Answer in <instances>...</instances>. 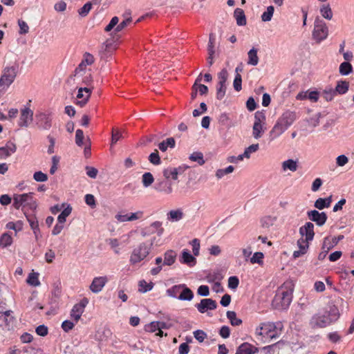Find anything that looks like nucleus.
<instances>
[{"label":"nucleus","instance_id":"f257e3e1","mask_svg":"<svg viewBox=\"0 0 354 354\" xmlns=\"http://www.w3.org/2000/svg\"><path fill=\"white\" fill-rule=\"evenodd\" d=\"M341 313L334 301H329L326 307L312 316L309 324L313 328H323L335 323Z\"/></svg>","mask_w":354,"mask_h":354},{"label":"nucleus","instance_id":"f03ea898","mask_svg":"<svg viewBox=\"0 0 354 354\" xmlns=\"http://www.w3.org/2000/svg\"><path fill=\"white\" fill-rule=\"evenodd\" d=\"M283 328V324L280 322H263L256 328L254 333L258 339L266 343L278 338L281 334Z\"/></svg>","mask_w":354,"mask_h":354},{"label":"nucleus","instance_id":"7ed1b4c3","mask_svg":"<svg viewBox=\"0 0 354 354\" xmlns=\"http://www.w3.org/2000/svg\"><path fill=\"white\" fill-rule=\"evenodd\" d=\"M297 118L295 111H285L270 130L269 133L270 140L272 141L283 134L294 123Z\"/></svg>","mask_w":354,"mask_h":354},{"label":"nucleus","instance_id":"20e7f679","mask_svg":"<svg viewBox=\"0 0 354 354\" xmlns=\"http://www.w3.org/2000/svg\"><path fill=\"white\" fill-rule=\"evenodd\" d=\"M294 285L292 281L284 282L277 290L274 298V302L279 308H287L292 299Z\"/></svg>","mask_w":354,"mask_h":354},{"label":"nucleus","instance_id":"39448f33","mask_svg":"<svg viewBox=\"0 0 354 354\" xmlns=\"http://www.w3.org/2000/svg\"><path fill=\"white\" fill-rule=\"evenodd\" d=\"M153 244V241L140 243L133 250L129 258V263L131 265H136L143 261L151 252Z\"/></svg>","mask_w":354,"mask_h":354},{"label":"nucleus","instance_id":"423d86ee","mask_svg":"<svg viewBox=\"0 0 354 354\" xmlns=\"http://www.w3.org/2000/svg\"><path fill=\"white\" fill-rule=\"evenodd\" d=\"M33 195L34 194L32 192L14 194L13 207L17 209L27 207L31 210H35L37 208V203Z\"/></svg>","mask_w":354,"mask_h":354},{"label":"nucleus","instance_id":"0eeeda50","mask_svg":"<svg viewBox=\"0 0 354 354\" xmlns=\"http://www.w3.org/2000/svg\"><path fill=\"white\" fill-rule=\"evenodd\" d=\"M35 125L41 130H49L53 125V113L50 110L37 111L35 114Z\"/></svg>","mask_w":354,"mask_h":354},{"label":"nucleus","instance_id":"6e6552de","mask_svg":"<svg viewBox=\"0 0 354 354\" xmlns=\"http://www.w3.org/2000/svg\"><path fill=\"white\" fill-rule=\"evenodd\" d=\"M92 81L91 73L82 72L76 69L68 80V83L73 82V84L76 85V87L88 86Z\"/></svg>","mask_w":354,"mask_h":354},{"label":"nucleus","instance_id":"1a4fd4ad","mask_svg":"<svg viewBox=\"0 0 354 354\" xmlns=\"http://www.w3.org/2000/svg\"><path fill=\"white\" fill-rule=\"evenodd\" d=\"M312 35L313 39L317 43H320L327 38L328 28L323 20L319 18L315 19Z\"/></svg>","mask_w":354,"mask_h":354},{"label":"nucleus","instance_id":"9d476101","mask_svg":"<svg viewBox=\"0 0 354 354\" xmlns=\"http://www.w3.org/2000/svg\"><path fill=\"white\" fill-rule=\"evenodd\" d=\"M17 66H7L3 69L0 78V88L1 89L5 90L8 88L14 82L17 76Z\"/></svg>","mask_w":354,"mask_h":354},{"label":"nucleus","instance_id":"9b49d317","mask_svg":"<svg viewBox=\"0 0 354 354\" xmlns=\"http://www.w3.org/2000/svg\"><path fill=\"white\" fill-rule=\"evenodd\" d=\"M266 115L264 113L257 111L254 114V122L252 127V136L255 139L262 137L266 131Z\"/></svg>","mask_w":354,"mask_h":354},{"label":"nucleus","instance_id":"f8f14e48","mask_svg":"<svg viewBox=\"0 0 354 354\" xmlns=\"http://www.w3.org/2000/svg\"><path fill=\"white\" fill-rule=\"evenodd\" d=\"M78 91L76 95V104L80 106H84L88 101L91 97L92 90L88 86L76 87Z\"/></svg>","mask_w":354,"mask_h":354},{"label":"nucleus","instance_id":"ddd939ff","mask_svg":"<svg viewBox=\"0 0 354 354\" xmlns=\"http://www.w3.org/2000/svg\"><path fill=\"white\" fill-rule=\"evenodd\" d=\"M88 304V299L87 298H84L79 303L73 306L70 315L71 319H73L75 323H77L80 320Z\"/></svg>","mask_w":354,"mask_h":354},{"label":"nucleus","instance_id":"4468645a","mask_svg":"<svg viewBox=\"0 0 354 354\" xmlns=\"http://www.w3.org/2000/svg\"><path fill=\"white\" fill-rule=\"evenodd\" d=\"M33 119V111L29 106L21 109L18 125L20 127H28Z\"/></svg>","mask_w":354,"mask_h":354},{"label":"nucleus","instance_id":"2eb2a0df","mask_svg":"<svg viewBox=\"0 0 354 354\" xmlns=\"http://www.w3.org/2000/svg\"><path fill=\"white\" fill-rule=\"evenodd\" d=\"M109 279L106 276L95 277L93 278L90 286V290L93 293H99L108 282Z\"/></svg>","mask_w":354,"mask_h":354},{"label":"nucleus","instance_id":"dca6fc26","mask_svg":"<svg viewBox=\"0 0 354 354\" xmlns=\"http://www.w3.org/2000/svg\"><path fill=\"white\" fill-rule=\"evenodd\" d=\"M299 233L301 235V239H304V241H306L309 243L310 241H313L315 232H314V225L310 222H307L304 225L299 228Z\"/></svg>","mask_w":354,"mask_h":354},{"label":"nucleus","instance_id":"f3484780","mask_svg":"<svg viewBox=\"0 0 354 354\" xmlns=\"http://www.w3.org/2000/svg\"><path fill=\"white\" fill-rule=\"evenodd\" d=\"M94 62L95 58L93 55L89 53H85L81 62L75 69L82 72L91 73V69L88 66H91Z\"/></svg>","mask_w":354,"mask_h":354},{"label":"nucleus","instance_id":"a211bd4d","mask_svg":"<svg viewBox=\"0 0 354 354\" xmlns=\"http://www.w3.org/2000/svg\"><path fill=\"white\" fill-rule=\"evenodd\" d=\"M196 307L201 313H205L208 310H212L216 309L217 304L212 299H203L200 303L196 305Z\"/></svg>","mask_w":354,"mask_h":354},{"label":"nucleus","instance_id":"6ab92c4d","mask_svg":"<svg viewBox=\"0 0 354 354\" xmlns=\"http://www.w3.org/2000/svg\"><path fill=\"white\" fill-rule=\"evenodd\" d=\"M307 214L309 219L315 222L319 226L324 225L327 220V215L325 212H319L317 210H311L308 211Z\"/></svg>","mask_w":354,"mask_h":354},{"label":"nucleus","instance_id":"aec40b11","mask_svg":"<svg viewBox=\"0 0 354 354\" xmlns=\"http://www.w3.org/2000/svg\"><path fill=\"white\" fill-rule=\"evenodd\" d=\"M154 188L156 191L165 194H170L173 192L172 183L169 180H158Z\"/></svg>","mask_w":354,"mask_h":354},{"label":"nucleus","instance_id":"412c9836","mask_svg":"<svg viewBox=\"0 0 354 354\" xmlns=\"http://www.w3.org/2000/svg\"><path fill=\"white\" fill-rule=\"evenodd\" d=\"M179 261L181 263L186 264L189 267H192L196 263V259L194 255L191 254L187 249H184L182 251Z\"/></svg>","mask_w":354,"mask_h":354},{"label":"nucleus","instance_id":"4be33fe9","mask_svg":"<svg viewBox=\"0 0 354 354\" xmlns=\"http://www.w3.org/2000/svg\"><path fill=\"white\" fill-rule=\"evenodd\" d=\"M17 147L13 142H8L5 147H0V159H4L14 153Z\"/></svg>","mask_w":354,"mask_h":354},{"label":"nucleus","instance_id":"5701e85b","mask_svg":"<svg viewBox=\"0 0 354 354\" xmlns=\"http://www.w3.org/2000/svg\"><path fill=\"white\" fill-rule=\"evenodd\" d=\"M297 245L299 247V250L295 251L292 254V257L295 259L299 258L307 252L309 243H307L306 241H304V239H299L297 241Z\"/></svg>","mask_w":354,"mask_h":354},{"label":"nucleus","instance_id":"b1692460","mask_svg":"<svg viewBox=\"0 0 354 354\" xmlns=\"http://www.w3.org/2000/svg\"><path fill=\"white\" fill-rule=\"evenodd\" d=\"M184 217V213L182 209L178 208L172 209L167 213V219L170 222H178Z\"/></svg>","mask_w":354,"mask_h":354},{"label":"nucleus","instance_id":"393cba45","mask_svg":"<svg viewBox=\"0 0 354 354\" xmlns=\"http://www.w3.org/2000/svg\"><path fill=\"white\" fill-rule=\"evenodd\" d=\"M258 351V348L248 343L245 342L240 345L235 354H254Z\"/></svg>","mask_w":354,"mask_h":354},{"label":"nucleus","instance_id":"a878e982","mask_svg":"<svg viewBox=\"0 0 354 354\" xmlns=\"http://www.w3.org/2000/svg\"><path fill=\"white\" fill-rule=\"evenodd\" d=\"M349 86V82L348 81L340 80L337 82L335 88L334 89L337 95H342L348 91Z\"/></svg>","mask_w":354,"mask_h":354},{"label":"nucleus","instance_id":"bb28decb","mask_svg":"<svg viewBox=\"0 0 354 354\" xmlns=\"http://www.w3.org/2000/svg\"><path fill=\"white\" fill-rule=\"evenodd\" d=\"M177 253L173 250H168L164 253L163 265L172 266L176 260Z\"/></svg>","mask_w":354,"mask_h":354},{"label":"nucleus","instance_id":"cd10ccee","mask_svg":"<svg viewBox=\"0 0 354 354\" xmlns=\"http://www.w3.org/2000/svg\"><path fill=\"white\" fill-rule=\"evenodd\" d=\"M258 49L256 48H251L248 53L247 64L251 66H257L259 63Z\"/></svg>","mask_w":354,"mask_h":354},{"label":"nucleus","instance_id":"c85d7f7f","mask_svg":"<svg viewBox=\"0 0 354 354\" xmlns=\"http://www.w3.org/2000/svg\"><path fill=\"white\" fill-rule=\"evenodd\" d=\"M234 17L236 19V24L242 26H245L247 23L245 15L241 8H236L234 12Z\"/></svg>","mask_w":354,"mask_h":354},{"label":"nucleus","instance_id":"c756f323","mask_svg":"<svg viewBox=\"0 0 354 354\" xmlns=\"http://www.w3.org/2000/svg\"><path fill=\"white\" fill-rule=\"evenodd\" d=\"M281 167L284 171L290 170L294 172L297 170L298 162L292 159H288L282 162Z\"/></svg>","mask_w":354,"mask_h":354},{"label":"nucleus","instance_id":"7c9ffc66","mask_svg":"<svg viewBox=\"0 0 354 354\" xmlns=\"http://www.w3.org/2000/svg\"><path fill=\"white\" fill-rule=\"evenodd\" d=\"M12 310L0 312V325L8 326L14 319Z\"/></svg>","mask_w":354,"mask_h":354},{"label":"nucleus","instance_id":"2f4dec72","mask_svg":"<svg viewBox=\"0 0 354 354\" xmlns=\"http://www.w3.org/2000/svg\"><path fill=\"white\" fill-rule=\"evenodd\" d=\"M181 170L180 167L179 168H173L169 167L163 170V176L166 179L171 178L173 180H176L178 178V175Z\"/></svg>","mask_w":354,"mask_h":354},{"label":"nucleus","instance_id":"473e14b6","mask_svg":"<svg viewBox=\"0 0 354 354\" xmlns=\"http://www.w3.org/2000/svg\"><path fill=\"white\" fill-rule=\"evenodd\" d=\"M322 95L326 101L330 102L337 95L331 86H328L323 90Z\"/></svg>","mask_w":354,"mask_h":354},{"label":"nucleus","instance_id":"72a5a7b5","mask_svg":"<svg viewBox=\"0 0 354 354\" xmlns=\"http://www.w3.org/2000/svg\"><path fill=\"white\" fill-rule=\"evenodd\" d=\"M194 297V293L192 290L184 284L181 292L179 295L178 299L182 301H191Z\"/></svg>","mask_w":354,"mask_h":354},{"label":"nucleus","instance_id":"f704fd0d","mask_svg":"<svg viewBox=\"0 0 354 354\" xmlns=\"http://www.w3.org/2000/svg\"><path fill=\"white\" fill-rule=\"evenodd\" d=\"M184 287V284L175 285L168 288L166 291L167 295L171 297L178 299L179 295L181 292L182 288Z\"/></svg>","mask_w":354,"mask_h":354},{"label":"nucleus","instance_id":"c9c22d12","mask_svg":"<svg viewBox=\"0 0 354 354\" xmlns=\"http://www.w3.org/2000/svg\"><path fill=\"white\" fill-rule=\"evenodd\" d=\"M12 242V236L8 232H5L0 236V247L2 248H5L11 245Z\"/></svg>","mask_w":354,"mask_h":354},{"label":"nucleus","instance_id":"e433bc0d","mask_svg":"<svg viewBox=\"0 0 354 354\" xmlns=\"http://www.w3.org/2000/svg\"><path fill=\"white\" fill-rule=\"evenodd\" d=\"M175 140L173 138H167L166 140H163L158 145V148L161 151H166L167 149L169 148H174L175 147Z\"/></svg>","mask_w":354,"mask_h":354},{"label":"nucleus","instance_id":"4c0bfd02","mask_svg":"<svg viewBox=\"0 0 354 354\" xmlns=\"http://www.w3.org/2000/svg\"><path fill=\"white\" fill-rule=\"evenodd\" d=\"M331 203V196L326 198H319L315 202V207L318 209H323L328 207Z\"/></svg>","mask_w":354,"mask_h":354},{"label":"nucleus","instance_id":"58836bf2","mask_svg":"<svg viewBox=\"0 0 354 354\" xmlns=\"http://www.w3.org/2000/svg\"><path fill=\"white\" fill-rule=\"evenodd\" d=\"M72 207L70 205H66V207L62 211L57 217L58 223L64 224L66 218L71 214Z\"/></svg>","mask_w":354,"mask_h":354},{"label":"nucleus","instance_id":"ea45409f","mask_svg":"<svg viewBox=\"0 0 354 354\" xmlns=\"http://www.w3.org/2000/svg\"><path fill=\"white\" fill-rule=\"evenodd\" d=\"M226 316L230 320V324L234 326H238L242 324V320L237 317L236 313L234 311H227Z\"/></svg>","mask_w":354,"mask_h":354},{"label":"nucleus","instance_id":"a19ab883","mask_svg":"<svg viewBox=\"0 0 354 354\" xmlns=\"http://www.w3.org/2000/svg\"><path fill=\"white\" fill-rule=\"evenodd\" d=\"M353 71V66L348 62H342L339 67V72L342 75H348Z\"/></svg>","mask_w":354,"mask_h":354},{"label":"nucleus","instance_id":"79ce46f5","mask_svg":"<svg viewBox=\"0 0 354 354\" xmlns=\"http://www.w3.org/2000/svg\"><path fill=\"white\" fill-rule=\"evenodd\" d=\"M27 283L32 286H39L40 281L39 280V274L37 272H31L28 274L26 279Z\"/></svg>","mask_w":354,"mask_h":354},{"label":"nucleus","instance_id":"37998d69","mask_svg":"<svg viewBox=\"0 0 354 354\" xmlns=\"http://www.w3.org/2000/svg\"><path fill=\"white\" fill-rule=\"evenodd\" d=\"M320 13L324 18L328 20L333 18V12L329 4L323 5L320 8Z\"/></svg>","mask_w":354,"mask_h":354},{"label":"nucleus","instance_id":"c03bdc74","mask_svg":"<svg viewBox=\"0 0 354 354\" xmlns=\"http://www.w3.org/2000/svg\"><path fill=\"white\" fill-rule=\"evenodd\" d=\"M234 170V167L232 165H230L225 169H218L216 171L215 176L217 179H221L224 176L232 173Z\"/></svg>","mask_w":354,"mask_h":354},{"label":"nucleus","instance_id":"a18cd8bd","mask_svg":"<svg viewBox=\"0 0 354 354\" xmlns=\"http://www.w3.org/2000/svg\"><path fill=\"white\" fill-rule=\"evenodd\" d=\"M259 149V144H252L249 147H246L244 150L243 153H242L244 158L249 159L251 155L255 152H257Z\"/></svg>","mask_w":354,"mask_h":354},{"label":"nucleus","instance_id":"49530a36","mask_svg":"<svg viewBox=\"0 0 354 354\" xmlns=\"http://www.w3.org/2000/svg\"><path fill=\"white\" fill-rule=\"evenodd\" d=\"M153 287V283L152 282L147 283L145 280H141L138 283V291L140 292H147L150 291Z\"/></svg>","mask_w":354,"mask_h":354},{"label":"nucleus","instance_id":"de8ad7c7","mask_svg":"<svg viewBox=\"0 0 354 354\" xmlns=\"http://www.w3.org/2000/svg\"><path fill=\"white\" fill-rule=\"evenodd\" d=\"M274 11V8L272 6L267 7L266 10L261 15V20L265 22L270 21L272 18Z\"/></svg>","mask_w":354,"mask_h":354},{"label":"nucleus","instance_id":"09e8293b","mask_svg":"<svg viewBox=\"0 0 354 354\" xmlns=\"http://www.w3.org/2000/svg\"><path fill=\"white\" fill-rule=\"evenodd\" d=\"M201 78L200 76H198L193 86H194V88L196 89V91H198L201 95H205L207 93L208 88L207 86L204 84H198V82H201Z\"/></svg>","mask_w":354,"mask_h":354},{"label":"nucleus","instance_id":"8fccbe9b","mask_svg":"<svg viewBox=\"0 0 354 354\" xmlns=\"http://www.w3.org/2000/svg\"><path fill=\"white\" fill-rule=\"evenodd\" d=\"M153 181L154 178L150 172H146L142 176V183L145 187H149Z\"/></svg>","mask_w":354,"mask_h":354},{"label":"nucleus","instance_id":"3c124183","mask_svg":"<svg viewBox=\"0 0 354 354\" xmlns=\"http://www.w3.org/2000/svg\"><path fill=\"white\" fill-rule=\"evenodd\" d=\"M189 159L193 162H196L199 165L205 164L203 155L201 152H194L190 155Z\"/></svg>","mask_w":354,"mask_h":354},{"label":"nucleus","instance_id":"603ef678","mask_svg":"<svg viewBox=\"0 0 354 354\" xmlns=\"http://www.w3.org/2000/svg\"><path fill=\"white\" fill-rule=\"evenodd\" d=\"M6 228L9 230H13L17 233V232H19L23 228V222L21 221H17V222H8L6 224Z\"/></svg>","mask_w":354,"mask_h":354},{"label":"nucleus","instance_id":"864d4df0","mask_svg":"<svg viewBox=\"0 0 354 354\" xmlns=\"http://www.w3.org/2000/svg\"><path fill=\"white\" fill-rule=\"evenodd\" d=\"M277 218L272 216H266L261 220V223L263 227H269L272 226L276 221Z\"/></svg>","mask_w":354,"mask_h":354},{"label":"nucleus","instance_id":"5fc2aeb1","mask_svg":"<svg viewBox=\"0 0 354 354\" xmlns=\"http://www.w3.org/2000/svg\"><path fill=\"white\" fill-rule=\"evenodd\" d=\"M226 92V84L218 83L216 88V98L222 100Z\"/></svg>","mask_w":354,"mask_h":354},{"label":"nucleus","instance_id":"6e6d98bb","mask_svg":"<svg viewBox=\"0 0 354 354\" xmlns=\"http://www.w3.org/2000/svg\"><path fill=\"white\" fill-rule=\"evenodd\" d=\"M149 161L154 165H159L161 163L158 150L156 149L149 156Z\"/></svg>","mask_w":354,"mask_h":354},{"label":"nucleus","instance_id":"4d7b16f0","mask_svg":"<svg viewBox=\"0 0 354 354\" xmlns=\"http://www.w3.org/2000/svg\"><path fill=\"white\" fill-rule=\"evenodd\" d=\"M144 330L147 333H155L159 330V325L158 322H151L145 326Z\"/></svg>","mask_w":354,"mask_h":354},{"label":"nucleus","instance_id":"13d9d810","mask_svg":"<svg viewBox=\"0 0 354 354\" xmlns=\"http://www.w3.org/2000/svg\"><path fill=\"white\" fill-rule=\"evenodd\" d=\"M263 254L260 252H255L253 256L250 258V262L254 263H258L259 265L263 264Z\"/></svg>","mask_w":354,"mask_h":354},{"label":"nucleus","instance_id":"bf43d9fd","mask_svg":"<svg viewBox=\"0 0 354 354\" xmlns=\"http://www.w3.org/2000/svg\"><path fill=\"white\" fill-rule=\"evenodd\" d=\"M242 78L239 73H236L233 82V86L235 91H240L242 89Z\"/></svg>","mask_w":354,"mask_h":354},{"label":"nucleus","instance_id":"052dcab7","mask_svg":"<svg viewBox=\"0 0 354 354\" xmlns=\"http://www.w3.org/2000/svg\"><path fill=\"white\" fill-rule=\"evenodd\" d=\"M92 8V4L91 2H87L85 3L80 9L78 10V13L82 17H86L90 10Z\"/></svg>","mask_w":354,"mask_h":354},{"label":"nucleus","instance_id":"680f3d73","mask_svg":"<svg viewBox=\"0 0 354 354\" xmlns=\"http://www.w3.org/2000/svg\"><path fill=\"white\" fill-rule=\"evenodd\" d=\"M109 245L111 246V248L113 250V252L116 254H119L120 253V250L118 248V246L120 245V242L117 239H110L108 241Z\"/></svg>","mask_w":354,"mask_h":354},{"label":"nucleus","instance_id":"e2e57ef3","mask_svg":"<svg viewBox=\"0 0 354 354\" xmlns=\"http://www.w3.org/2000/svg\"><path fill=\"white\" fill-rule=\"evenodd\" d=\"M194 338L199 342H203L207 337L206 333L202 330H196L193 333Z\"/></svg>","mask_w":354,"mask_h":354},{"label":"nucleus","instance_id":"0e129e2a","mask_svg":"<svg viewBox=\"0 0 354 354\" xmlns=\"http://www.w3.org/2000/svg\"><path fill=\"white\" fill-rule=\"evenodd\" d=\"M33 178L37 182H46L48 180V176L42 171H39L34 173Z\"/></svg>","mask_w":354,"mask_h":354},{"label":"nucleus","instance_id":"69168bd1","mask_svg":"<svg viewBox=\"0 0 354 354\" xmlns=\"http://www.w3.org/2000/svg\"><path fill=\"white\" fill-rule=\"evenodd\" d=\"M190 244L192 246V252L194 256L197 257L199 255L200 251V241L198 239H194Z\"/></svg>","mask_w":354,"mask_h":354},{"label":"nucleus","instance_id":"338daca9","mask_svg":"<svg viewBox=\"0 0 354 354\" xmlns=\"http://www.w3.org/2000/svg\"><path fill=\"white\" fill-rule=\"evenodd\" d=\"M18 25L19 26V34L25 35L28 32L29 27L26 21L22 19L18 20Z\"/></svg>","mask_w":354,"mask_h":354},{"label":"nucleus","instance_id":"774afa93","mask_svg":"<svg viewBox=\"0 0 354 354\" xmlns=\"http://www.w3.org/2000/svg\"><path fill=\"white\" fill-rule=\"evenodd\" d=\"M122 138V133L120 131L113 129L112 130L111 145H115Z\"/></svg>","mask_w":354,"mask_h":354}]
</instances>
